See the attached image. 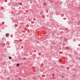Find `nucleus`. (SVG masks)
I'll list each match as a JSON object with an SVG mask.
<instances>
[{"instance_id": "nucleus-3", "label": "nucleus", "mask_w": 80, "mask_h": 80, "mask_svg": "<svg viewBox=\"0 0 80 80\" xmlns=\"http://www.w3.org/2000/svg\"><path fill=\"white\" fill-rule=\"evenodd\" d=\"M9 59H10V60H11V59H12V57H9Z\"/></svg>"}, {"instance_id": "nucleus-4", "label": "nucleus", "mask_w": 80, "mask_h": 80, "mask_svg": "<svg viewBox=\"0 0 80 80\" xmlns=\"http://www.w3.org/2000/svg\"><path fill=\"white\" fill-rule=\"evenodd\" d=\"M59 61L60 62H62V59H59Z\"/></svg>"}, {"instance_id": "nucleus-2", "label": "nucleus", "mask_w": 80, "mask_h": 80, "mask_svg": "<svg viewBox=\"0 0 80 80\" xmlns=\"http://www.w3.org/2000/svg\"><path fill=\"white\" fill-rule=\"evenodd\" d=\"M16 66L17 67H19L20 66V64L19 63H17L16 64Z\"/></svg>"}, {"instance_id": "nucleus-9", "label": "nucleus", "mask_w": 80, "mask_h": 80, "mask_svg": "<svg viewBox=\"0 0 80 80\" xmlns=\"http://www.w3.org/2000/svg\"><path fill=\"white\" fill-rule=\"evenodd\" d=\"M5 44H4V46H5Z\"/></svg>"}, {"instance_id": "nucleus-1", "label": "nucleus", "mask_w": 80, "mask_h": 80, "mask_svg": "<svg viewBox=\"0 0 80 80\" xmlns=\"http://www.w3.org/2000/svg\"><path fill=\"white\" fill-rule=\"evenodd\" d=\"M9 35H10V34L8 33H7L6 34V37H8V36H9Z\"/></svg>"}, {"instance_id": "nucleus-7", "label": "nucleus", "mask_w": 80, "mask_h": 80, "mask_svg": "<svg viewBox=\"0 0 80 80\" xmlns=\"http://www.w3.org/2000/svg\"><path fill=\"white\" fill-rule=\"evenodd\" d=\"M78 25H79V24H78Z\"/></svg>"}, {"instance_id": "nucleus-5", "label": "nucleus", "mask_w": 80, "mask_h": 80, "mask_svg": "<svg viewBox=\"0 0 80 80\" xmlns=\"http://www.w3.org/2000/svg\"><path fill=\"white\" fill-rule=\"evenodd\" d=\"M18 80H22V79L21 78H20L18 79Z\"/></svg>"}, {"instance_id": "nucleus-6", "label": "nucleus", "mask_w": 80, "mask_h": 80, "mask_svg": "<svg viewBox=\"0 0 80 80\" xmlns=\"http://www.w3.org/2000/svg\"><path fill=\"white\" fill-rule=\"evenodd\" d=\"M44 6H45V5H46L45 4V3H44Z\"/></svg>"}, {"instance_id": "nucleus-8", "label": "nucleus", "mask_w": 80, "mask_h": 80, "mask_svg": "<svg viewBox=\"0 0 80 80\" xmlns=\"http://www.w3.org/2000/svg\"><path fill=\"white\" fill-rule=\"evenodd\" d=\"M52 78H53V77H52Z\"/></svg>"}]
</instances>
